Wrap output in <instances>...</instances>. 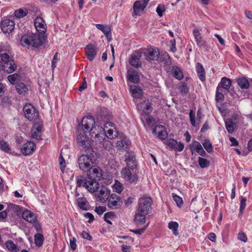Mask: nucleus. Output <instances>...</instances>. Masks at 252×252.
I'll return each mask as SVG.
<instances>
[{"mask_svg":"<svg viewBox=\"0 0 252 252\" xmlns=\"http://www.w3.org/2000/svg\"><path fill=\"white\" fill-rule=\"evenodd\" d=\"M130 141L126 137L118 140L116 143V147L119 150H126L130 144Z\"/></svg>","mask_w":252,"mask_h":252,"instance_id":"30","label":"nucleus"},{"mask_svg":"<svg viewBox=\"0 0 252 252\" xmlns=\"http://www.w3.org/2000/svg\"><path fill=\"white\" fill-rule=\"evenodd\" d=\"M196 71L199 79L203 82L206 80V73L205 69L202 65L200 63H197L196 64Z\"/></svg>","mask_w":252,"mask_h":252,"instance_id":"27","label":"nucleus"},{"mask_svg":"<svg viewBox=\"0 0 252 252\" xmlns=\"http://www.w3.org/2000/svg\"><path fill=\"white\" fill-rule=\"evenodd\" d=\"M229 90H226L218 85L216 93V100L217 101H222L224 99V95L227 94Z\"/></svg>","mask_w":252,"mask_h":252,"instance_id":"20","label":"nucleus"},{"mask_svg":"<svg viewBox=\"0 0 252 252\" xmlns=\"http://www.w3.org/2000/svg\"><path fill=\"white\" fill-rule=\"evenodd\" d=\"M76 178V183H77V186H78V187H81V186L84 187V183L88 182V181H86L85 177H84L83 176H77Z\"/></svg>","mask_w":252,"mask_h":252,"instance_id":"53","label":"nucleus"},{"mask_svg":"<svg viewBox=\"0 0 252 252\" xmlns=\"http://www.w3.org/2000/svg\"><path fill=\"white\" fill-rule=\"evenodd\" d=\"M149 0H141L136 1L133 6L134 16H139L141 12L144 10L147 6Z\"/></svg>","mask_w":252,"mask_h":252,"instance_id":"10","label":"nucleus"},{"mask_svg":"<svg viewBox=\"0 0 252 252\" xmlns=\"http://www.w3.org/2000/svg\"><path fill=\"white\" fill-rule=\"evenodd\" d=\"M34 25L36 28H39L45 30V24L43 19L41 17L37 18L35 21Z\"/></svg>","mask_w":252,"mask_h":252,"instance_id":"50","label":"nucleus"},{"mask_svg":"<svg viewBox=\"0 0 252 252\" xmlns=\"http://www.w3.org/2000/svg\"><path fill=\"white\" fill-rule=\"evenodd\" d=\"M42 128V127L41 126H38L34 129H32V136L33 138H35L38 140L41 139V135Z\"/></svg>","mask_w":252,"mask_h":252,"instance_id":"37","label":"nucleus"},{"mask_svg":"<svg viewBox=\"0 0 252 252\" xmlns=\"http://www.w3.org/2000/svg\"><path fill=\"white\" fill-rule=\"evenodd\" d=\"M193 34L194 36L195 41L197 46L199 48L205 46V41L202 39L201 34L197 29H194L193 31Z\"/></svg>","mask_w":252,"mask_h":252,"instance_id":"26","label":"nucleus"},{"mask_svg":"<svg viewBox=\"0 0 252 252\" xmlns=\"http://www.w3.org/2000/svg\"><path fill=\"white\" fill-rule=\"evenodd\" d=\"M152 200L151 197L140 198L138 201L137 211L141 213L148 214L151 209Z\"/></svg>","mask_w":252,"mask_h":252,"instance_id":"6","label":"nucleus"},{"mask_svg":"<svg viewBox=\"0 0 252 252\" xmlns=\"http://www.w3.org/2000/svg\"><path fill=\"white\" fill-rule=\"evenodd\" d=\"M172 197L174 201L176 202L177 205L178 207H181L183 204L182 198L179 195H177L174 193H172Z\"/></svg>","mask_w":252,"mask_h":252,"instance_id":"51","label":"nucleus"},{"mask_svg":"<svg viewBox=\"0 0 252 252\" xmlns=\"http://www.w3.org/2000/svg\"><path fill=\"white\" fill-rule=\"evenodd\" d=\"M100 131L98 133H93L94 134V140L96 142L99 143H102L103 141L106 139V134L104 131V129L101 127Z\"/></svg>","mask_w":252,"mask_h":252,"instance_id":"32","label":"nucleus"},{"mask_svg":"<svg viewBox=\"0 0 252 252\" xmlns=\"http://www.w3.org/2000/svg\"><path fill=\"white\" fill-rule=\"evenodd\" d=\"M202 145L204 149L208 153H211L213 152V146L208 139H205L204 142L202 143Z\"/></svg>","mask_w":252,"mask_h":252,"instance_id":"46","label":"nucleus"},{"mask_svg":"<svg viewBox=\"0 0 252 252\" xmlns=\"http://www.w3.org/2000/svg\"><path fill=\"white\" fill-rule=\"evenodd\" d=\"M110 196V190L106 187H104L99 190L97 198L100 202L104 203L107 200Z\"/></svg>","mask_w":252,"mask_h":252,"instance_id":"21","label":"nucleus"},{"mask_svg":"<svg viewBox=\"0 0 252 252\" xmlns=\"http://www.w3.org/2000/svg\"><path fill=\"white\" fill-rule=\"evenodd\" d=\"M236 123L233 121L232 119H228L225 121V127L229 133H232L234 131V126Z\"/></svg>","mask_w":252,"mask_h":252,"instance_id":"38","label":"nucleus"},{"mask_svg":"<svg viewBox=\"0 0 252 252\" xmlns=\"http://www.w3.org/2000/svg\"><path fill=\"white\" fill-rule=\"evenodd\" d=\"M34 237L35 245L38 247H41L43 245L44 241L43 235L41 233H37L34 235Z\"/></svg>","mask_w":252,"mask_h":252,"instance_id":"43","label":"nucleus"},{"mask_svg":"<svg viewBox=\"0 0 252 252\" xmlns=\"http://www.w3.org/2000/svg\"><path fill=\"white\" fill-rule=\"evenodd\" d=\"M246 199L244 197H242L241 198V203H240V210H239V213L242 214L243 212V210L246 207Z\"/></svg>","mask_w":252,"mask_h":252,"instance_id":"60","label":"nucleus"},{"mask_svg":"<svg viewBox=\"0 0 252 252\" xmlns=\"http://www.w3.org/2000/svg\"><path fill=\"white\" fill-rule=\"evenodd\" d=\"M114 188L116 192L118 193H121L124 189L123 184L118 180H116L115 183L114 185Z\"/></svg>","mask_w":252,"mask_h":252,"instance_id":"52","label":"nucleus"},{"mask_svg":"<svg viewBox=\"0 0 252 252\" xmlns=\"http://www.w3.org/2000/svg\"><path fill=\"white\" fill-rule=\"evenodd\" d=\"M96 159L95 151L92 149H87L86 154H82L78 158V163L80 169L84 172L89 170L92 167Z\"/></svg>","mask_w":252,"mask_h":252,"instance_id":"1","label":"nucleus"},{"mask_svg":"<svg viewBox=\"0 0 252 252\" xmlns=\"http://www.w3.org/2000/svg\"><path fill=\"white\" fill-rule=\"evenodd\" d=\"M237 83L242 89H247L250 87L249 81L244 77L239 78L237 80Z\"/></svg>","mask_w":252,"mask_h":252,"instance_id":"35","label":"nucleus"},{"mask_svg":"<svg viewBox=\"0 0 252 252\" xmlns=\"http://www.w3.org/2000/svg\"><path fill=\"white\" fill-rule=\"evenodd\" d=\"M23 111L25 117L30 121H34L38 118V110L30 103H27L24 106Z\"/></svg>","mask_w":252,"mask_h":252,"instance_id":"5","label":"nucleus"},{"mask_svg":"<svg viewBox=\"0 0 252 252\" xmlns=\"http://www.w3.org/2000/svg\"><path fill=\"white\" fill-rule=\"evenodd\" d=\"M184 148V144L181 142H178L177 141V145L175 146L174 150H175L176 152H181L183 150Z\"/></svg>","mask_w":252,"mask_h":252,"instance_id":"63","label":"nucleus"},{"mask_svg":"<svg viewBox=\"0 0 252 252\" xmlns=\"http://www.w3.org/2000/svg\"><path fill=\"white\" fill-rule=\"evenodd\" d=\"M98 181L93 180L88 181L87 183H85L84 184V187L91 193L95 192L98 188Z\"/></svg>","mask_w":252,"mask_h":252,"instance_id":"22","label":"nucleus"},{"mask_svg":"<svg viewBox=\"0 0 252 252\" xmlns=\"http://www.w3.org/2000/svg\"><path fill=\"white\" fill-rule=\"evenodd\" d=\"M16 68L17 65L13 59L7 63L6 64L3 65V70L8 73L14 71Z\"/></svg>","mask_w":252,"mask_h":252,"instance_id":"31","label":"nucleus"},{"mask_svg":"<svg viewBox=\"0 0 252 252\" xmlns=\"http://www.w3.org/2000/svg\"><path fill=\"white\" fill-rule=\"evenodd\" d=\"M77 203L78 206L82 210H89L90 206L87 200L85 197H79L77 199Z\"/></svg>","mask_w":252,"mask_h":252,"instance_id":"28","label":"nucleus"},{"mask_svg":"<svg viewBox=\"0 0 252 252\" xmlns=\"http://www.w3.org/2000/svg\"><path fill=\"white\" fill-rule=\"evenodd\" d=\"M147 226H148V225L144 226L143 227H142L140 229H135V230H131V231L136 234L141 235L145 232L146 229L147 228Z\"/></svg>","mask_w":252,"mask_h":252,"instance_id":"64","label":"nucleus"},{"mask_svg":"<svg viewBox=\"0 0 252 252\" xmlns=\"http://www.w3.org/2000/svg\"><path fill=\"white\" fill-rule=\"evenodd\" d=\"M189 149L192 155L193 154V151H195L201 156L205 157L206 155V153L200 143L196 140L193 141L192 143L189 145Z\"/></svg>","mask_w":252,"mask_h":252,"instance_id":"14","label":"nucleus"},{"mask_svg":"<svg viewBox=\"0 0 252 252\" xmlns=\"http://www.w3.org/2000/svg\"><path fill=\"white\" fill-rule=\"evenodd\" d=\"M28 13L26 8H19L14 11V15L18 18H21L26 16Z\"/></svg>","mask_w":252,"mask_h":252,"instance_id":"44","label":"nucleus"},{"mask_svg":"<svg viewBox=\"0 0 252 252\" xmlns=\"http://www.w3.org/2000/svg\"><path fill=\"white\" fill-rule=\"evenodd\" d=\"M144 213H141L140 212L137 211L135 214L134 220L138 223H144L145 222L146 215Z\"/></svg>","mask_w":252,"mask_h":252,"instance_id":"40","label":"nucleus"},{"mask_svg":"<svg viewBox=\"0 0 252 252\" xmlns=\"http://www.w3.org/2000/svg\"><path fill=\"white\" fill-rule=\"evenodd\" d=\"M20 77V75L18 74L14 73L11 75H9L8 76V79L11 84H15L16 80Z\"/></svg>","mask_w":252,"mask_h":252,"instance_id":"55","label":"nucleus"},{"mask_svg":"<svg viewBox=\"0 0 252 252\" xmlns=\"http://www.w3.org/2000/svg\"><path fill=\"white\" fill-rule=\"evenodd\" d=\"M6 247L11 252H18L19 249L17 245L15 244L11 240H8L5 243Z\"/></svg>","mask_w":252,"mask_h":252,"instance_id":"42","label":"nucleus"},{"mask_svg":"<svg viewBox=\"0 0 252 252\" xmlns=\"http://www.w3.org/2000/svg\"><path fill=\"white\" fill-rule=\"evenodd\" d=\"M171 72L173 76L176 79L181 80L183 78L182 71L178 66H173Z\"/></svg>","mask_w":252,"mask_h":252,"instance_id":"33","label":"nucleus"},{"mask_svg":"<svg viewBox=\"0 0 252 252\" xmlns=\"http://www.w3.org/2000/svg\"><path fill=\"white\" fill-rule=\"evenodd\" d=\"M22 216L23 219L31 223H34L36 220V217L34 215L28 210L23 212Z\"/></svg>","mask_w":252,"mask_h":252,"instance_id":"29","label":"nucleus"},{"mask_svg":"<svg viewBox=\"0 0 252 252\" xmlns=\"http://www.w3.org/2000/svg\"><path fill=\"white\" fill-rule=\"evenodd\" d=\"M59 161L61 166L60 169L62 172H63L65 168V162L62 155L59 157Z\"/></svg>","mask_w":252,"mask_h":252,"instance_id":"59","label":"nucleus"},{"mask_svg":"<svg viewBox=\"0 0 252 252\" xmlns=\"http://www.w3.org/2000/svg\"><path fill=\"white\" fill-rule=\"evenodd\" d=\"M115 217V214L112 212H109L106 213L104 215V220L108 223L112 224V222L108 220V218H112Z\"/></svg>","mask_w":252,"mask_h":252,"instance_id":"57","label":"nucleus"},{"mask_svg":"<svg viewBox=\"0 0 252 252\" xmlns=\"http://www.w3.org/2000/svg\"><path fill=\"white\" fill-rule=\"evenodd\" d=\"M107 206L112 209H120L123 204V201L121 197L115 193L110 195L107 199Z\"/></svg>","mask_w":252,"mask_h":252,"instance_id":"8","label":"nucleus"},{"mask_svg":"<svg viewBox=\"0 0 252 252\" xmlns=\"http://www.w3.org/2000/svg\"><path fill=\"white\" fill-rule=\"evenodd\" d=\"M130 92L134 97L140 98L143 94L142 89L136 86L131 87L130 88Z\"/></svg>","mask_w":252,"mask_h":252,"instance_id":"39","label":"nucleus"},{"mask_svg":"<svg viewBox=\"0 0 252 252\" xmlns=\"http://www.w3.org/2000/svg\"><path fill=\"white\" fill-rule=\"evenodd\" d=\"M111 116L108 114L106 110H101L97 116V121L101 125H103L105 128L113 126L114 123L109 122Z\"/></svg>","mask_w":252,"mask_h":252,"instance_id":"7","label":"nucleus"},{"mask_svg":"<svg viewBox=\"0 0 252 252\" xmlns=\"http://www.w3.org/2000/svg\"><path fill=\"white\" fill-rule=\"evenodd\" d=\"M35 144L32 141H28L21 148V152L25 156L31 155L35 149Z\"/></svg>","mask_w":252,"mask_h":252,"instance_id":"15","label":"nucleus"},{"mask_svg":"<svg viewBox=\"0 0 252 252\" xmlns=\"http://www.w3.org/2000/svg\"><path fill=\"white\" fill-rule=\"evenodd\" d=\"M102 146L106 150L109 151L112 148V143L109 139H106L102 143Z\"/></svg>","mask_w":252,"mask_h":252,"instance_id":"54","label":"nucleus"},{"mask_svg":"<svg viewBox=\"0 0 252 252\" xmlns=\"http://www.w3.org/2000/svg\"><path fill=\"white\" fill-rule=\"evenodd\" d=\"M106 207L104 206L96 207L94 211L99 215L102 214L106 211Z\"/></svg>","mask_w":252,"mask_h":252,"instance_id":"62","label":"nucleus"},{"mask_svg":"<svg viewBox=\"0 0 252 252\" xmlns=\"http://www.w3.org/2000/svg\"><path fill=\"white\" fill-rule=\"evenodd\" d=\"M85 133L83 132L79 133L77 136V141L80 146L88 149H90V141Z\"/></svg>","mask_w":252,"mask_h":252,"instance_id":"12","label":"nucleus"},{"mask_svg":"<svg viewBox=\"0 0 252 252\" xmlns=\"http://www.w3.org/2000/svg\"><path fill=\"white\" fill-rule=\"evenodd\" d=\"M1 60L3 63V65L6 64L7 63L12 60V58H10L9 55L7 53H2L0 55Z\"/></svg>","mask_w":252,"mask_h":252,"instance_id":"56","label":"nucleus"},{"mask_svg":"<svg viewBox=\"0 0 252 252\" xmlns=\"http://www.w3.org/2000/svg\"><path fill=\"white\" fill-rule=\"evenodd\" d=\"M198 164L201 168H205L206 167H208L210 164V162L208 159L201 158L199 157L198 158Z\"/></svg>","mask_w":252,"mask_h":252,"instance_id":"47","label":"nucleus"},{"mask_svg":"<svg viewBox=\"0 0 252 252\" xmlns=\"http://www.w3.org/2000/svg\"><path fill=\"white\" fill-rule=\"evenodd\" d=\"M129 168L124 167L121 172L122 177L125 181L130 184L136 185L138 181V176L135 173L132 172Z\"/></svg>","mask_w":252,"mask_h":252,"instance_id":"3","label":"nucleus"},{"mask_svg":"<svg viewBox=\"0 0 252 252\" xmlns=\"http://www.w3.org/2000/svg\"><path fill=\"white\" fill-rule=\"evenodd\" d=\"M159 59L160 62L163 63L165 65H171L172 63L171 58L167 52L164 51L160 53Z\"/></svg>","mask_w":252,"mask_h":252,"instance_id":"25","label":"nucleus"},{"mask_svg":"<svg viewBox=\"0 0 252 252\" xmlns=\"http://www.w3.org/2000/svg\"><path fill=\"white\" fill-rule=\"evenodd\" d=\"M180 90L181 93L182 94H187L189 92V88L187 86V85L185 83H183L180 86Z\"/></svg>","mask_w":252,"mask_h":252,"instance_id":"61","label":"nucleus"},{"mask_svg":"<svg viewBox=\"0 0 252 252\" xmlns=\"http://www.w3.org/2000/svg\"><path fill=\"white\" fill-rule=\"evenodd\" d=\"M15 88L17 93L21 95L25 94L28 91L27 86L22 82L16 83Z\"/></svg>","mask_w":252,"mask_h":252,"instance_id":"36","label":"nucleus"},{"mask_svg":"<svg viewBox=\"0 0 252 252\" xmlns=\"http://www.w3.org/2000/svg\"><path fill=\"white\" fill-rule=\"evenodd\" d=\"M95 26L104 33L108 41L111 40V29L109 26L99 24H96Z\"/></svg>","mask_w":252,"mask_h":252,"instance_id":"23","label":"nucleus"},{"mask_svg":"<svg viewBox=\"0 0 252 252\" xmlns=\"http://www.w3.org/2000/svg\"><path fill=\"white\" fill-rule=\"evenodd\" d=\"M166 9L164 5H158L157 7L156 11L159 17L163 15V12L165 11Z\"/></svg>","mask_w":252,"mask_h":252,"instance_id":"58","label":"nucleus"},{"mask_svg":"<svg viewBox=\"0 0 252 252\" xmlns=\"http://www.w3.org/2000/svg\"><path fill=\"white\" fill-rule=\"evenodd\" d=\"M189 120L191 125L194 127H197L199 125V123L201 122V119L202 118V113L201 110L199 109L197 112V120L198 121V123L196 124L195 119V113L192 110H190L189 112Z\"/></svg>","mask_w":252,"mask_h":252,"instance_id":"19","label":"nucleus"},{"mask_svg":"<svg viewBox=\"0 0 252 252\" xmlns=\"http://www.w3.org/2000/svg\"><path fill=\"white\" fill-rule=\"evenodd\" d=\"M82 128L84 132H90L92 136L95 133V127L94 126L95 122L94 119L91 116L84 117L82 120Z\"/></svg>","mask_w":252,"mask_h":252,"instance_id":"4","label":"nucleus"},{"mask_svg":"<svg viewBox=\"0 0 252 252\" xmlns=\"http://www.w3.org/2000/svg\"><path fill=\"white\" fill-rule=\"evenodd\" d=\"M179 227L178 223L176 221H171L168 223V227L169 229L173 231L174 235L177 236L179 235L178 228Z\"/></svg>","mask_w":252,"mask_h":252,"instance_id":"45","label":"nucleus"},{"mask_svg":"<svg viewBox=\"0 0 252 252\" xmlns=\"http://www.w3.org/2000/svg\"><path fill=\"white\" fill-rule=\"evenodd\" d=\"M85 50L88 59L90 61H93L97 54L96 47L93 44H90L86 46Z\"/></svg>","mask_w":252,"mask_h":252,"instance_id":"13","label":"nucleus"},{"mask_svg":"<svg viewBox=\"0 0 252 252\" xmlns=\"http://www.w3.org/2000/svg\"><path fill=\"white\" fill-rule=\"evenodd\" d=\"M141 57V53L139 52L137 55H131L129 61L130 64L136 68L141 67L142 65L141 61H140Z\"/></svg>","mask_w":252,"mask_h":252,"instance_id":"18","label":"nucleus"},{"mask_svg":"<svg viewBox=\"0 0 252 252\" xmlns=\"http://www.w3.org/2000/svg\"><path fill=\"white\" fill-rule=\"evenodd\" d=\"M0 149L7 153L11 152L10 146L7 142L3 140H0Z\"/></svg>","mask_w":252,"mask_h":252,"instance_id":"48","label":"nucleus"},{"mask_svg":"<svg viewBox=\"0 0 252 252\" xmlns=\"http://www.w3.org/2000/svg\"><path fill=\"white\" fill-rule=\"evenodd\" d=\"M128 79L134 83H137L139 81V77L138 73L136 71H128Z\"/></svg>","mask_w":252,"mask_h":252,"instance_id":"41","label":"nucleus"},{"mask_svg":"<svg viewBox=\"0 0 252 252\" xmlns=\"http://www.w3.org/2000/svg\"><path fill=\"white\" fill-rule=\"evenodd\" d=\"M145 60L148 61H157L159 59L160 53L158 48L147 49L143 53Z\"/></svg>","mask_w":252,"mask_h":252,"instance_id":"9","label":"nucleus"},{"mask_svg":"<svg viewBox=\"0 0 252 252\" xmlns=\"http://www.w3.org/2000/svg\"><path fill=\"white\" fill-rule=\"evenodd\" d=\"M218 85L226 90H229L231 86V80L225 77H223L221 78Z\"/></svg>","mask_w":252,"mask_h":252,"instance_id":"34","label":"nucleus"},{"mask_svg":"<svg viewBox=\"0 0 252 252\" xmlns=\"http://www.w3.org/2000/svg\"><path fill=\"white\" fill-rule=\"evenodd\" d=\"M21 44L23 46H32L37 48L41 45V41L37 34H25L21 39Z\"/></svg>","mask_w":252,"mask_h":252,"instance_id":"2","label":"nucleus"},{"mask_svg":"<svg viewBox=\"0 0 252 252\" xmlns=\"http://www.w3.org/2000/svg\"><path fill=\"white\" fill-rule=\"evenodd\" d=\"M126 161V167L129 168L130 170L133 171L137 168V162L135 157L133 154H129L128 156L125 155Z\"/></svg>","mask_w":252,"mask_h":252,"instance_id":"17","label":"nucleus"},{"mask_svg":"<svg viewBox=\"0 0 252 252\" xmlns=\"http://www.w3.org/2000/svg\"><path fill=\"white\" fill-rule=\"evenodd\" d=\"M86 171L88 178L90 180L98 181L102 176L101 172L97 168H92L91 167L90 169Z\"/></svg>","mask_w":252,"mask_h":252,"instance_id":"16","label":"nucleus"},{"mask_svg":"<svg viewBox=\"0 0 252 252\" xmlns=\"http://www.w3.org/2000/svg\"><path fill=\"white\" fill-rule=\"evenodd\" d=\"M15 23L9 19H4L1 22L0 28L4 33H10L13 31Z\"/></svg>","mask_w":252,"mask_h":252,"instance_id":"11","label":"nucleus"},{"mask_svg":"<svg viewBox=\"0 0 252 252\" xmlns=\"http://www.w3.org/2000/svg\"><path fill=\"white\" fill-rule=\"evenodd\" d=\"M156 130L158 131V137L161 140H165L168 136V134L164 126L162 125H158L156 128L153 130L155 132Z\"/></svg>","mask_w":252,"mask_h":252,"instance_id":"24","label":"nucleus"},{"mask_svg":"<svg viewBox=\"0 0 252 252\" xmlns=\"http://www.w3.org/2000/svg\"><path fill=\"white\" fill-rule=\"evenodd\" d=\"M177 140H176L174 139L169 138V139H167L165 141V144L171 150H174L175 146L177 145Z\"/></svg>","mask_w":252,"mask_h":252,"instance_id":"49","label":"nucleus"}]
</instances>
